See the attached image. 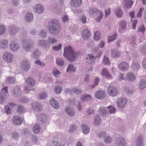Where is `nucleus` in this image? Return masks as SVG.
I'll return each mask as SVG.
<instances>
[{
    "label": "nucleus",
    "instance_id": "c9c22d12",
    "mask_svg": "<svg viewBox=\"0 0 146 146\" xmlns=\"http://www.w3.org/2000/svg\"><path fill=\"white\" fill-rule=\"evenodd\" d=\"M92 51L94 52L97 53V54L96 55V56L97 57L99 58L101 56L102 53V51L100 50L98 47L95 48L92 50Z\"/></svg>",
    "mask_w": 146,
    "mask_h": 146
},
{
    "label": "nucleus",
    "instance_id": "338daca9",
    "mask_svg": "<svg viewBox=\"0 0 146 146\" xmlns=\"http://www.w3.org/2000/svg\"><path fill=\"white\" fill-rule=\"evenodd\" d=\"M6 96L0 94V103L2 104L5 103L6 101Z\"/></svg>",
    "mask_w": 146,
    "mask_h": 146
},
{
    "label": "nucleus",
    "instance_id": "69168bd1",
    "mask_svg": "<svg viewBox=\"0 0 146 146\" xmlns=\"http://www.w3.org/2000/svg\"><path fill=\"white\" fill-rule=\"evenodd\" d=\"M7 87H5L4 88L2 89L1 91L0 94H1L2 95H5L6 96V95L8 93L7 91Z\"/></svg>",
    "mask_w": 146,
    "mask_h": 146
},
{
    "label": "nucleus",
    "instance_id": "1a4fd4ad",
    "mask_svg": "<svg viewBox=\"0 0 146 146\" xmlns=\"http://www.w3.org/2000/svg\"><path fill=\"white\" fill-rule=\"evenodd\" d=\"M107 91L108 94L111 97L116 96L118 92L117 88L113 86H109L108 88Z\"/></svg>",
    "mask_w": 146,
    "mask_h": 146
},
{
    "label": "nucleus",
    "instance_id": "f704fd0d",
    "mask_svg": "<svg viewBox=\"0 0 146 146\" xmlns=\"http://www.w3.org/2000/svg\"><path fill=\"white\" fill-rule=\"evenodd\" d=\"M102 74L108 78H111V75L108 72V70L106 68H104L103 69L102 72Z\"/></svg>",
    "mask_w": 146,
    "mask_h": 146
},
{
    "label": "nucleus",
    "instance_id": "c03bdc74",
    "mask_svg": "<svg viewBox=\"0 0 146 146\" xmlns=\"http://www.w3.org/2000/svg\"><path fill=\"white\" fill-rule=\"evenodd\" d=\"M38 35L42 38H45L47 36V33L46 31L44 29H42L39 33Z\"/></svg>",
    "mask_w": 146,
    "mask_h": 146
},
{
    "label": "nucleus",
    "instance_id": "72a5a7b5",
    "mask_svg": "<svg viewBox=\"0 0 146 146\" xmlns=\"http://www.w3.org/2000/svg\"><path fill=\"white\" fill-rule=\"evenodd\" d=\"M123 3L127 8H130L133 5V2L131 0H123Z\"/></svg>",
    "mask_w": 146,
    "mask_h": 146
},
{
    "label": "nucleus",
    "instance_id": "864d4df0",
    "mask_svg": "<svg viewBox=\"0 0 146 146\" xmlns=\"http://www.w3.org/2000/svg\"><path fill=\"white\" fill-rule=\"evenodd\" d=\"M76 70V68H74L72 64H70L68 66V67L66 71L68 72H75Z\"/></svg>",
    "mask_w": 146,
    "mask_h": 146
},
{
    "label": "nucleus",
    "instance_id": "e2e57ef3",
    "mask_svg": "<svg viewBox=\"0 0 146 146\" xmlns=\"http://www.w3.org/2000/svg\"><path fill=\"white\" fill-rule=\"evenodd\" d=\"M56 63L60 66H62L64 64V61L61 58H58L56 60Z\"/></svg>",
    "mask_w": 146,
    "mask_h": 146
},
{
    "label": "nucleus",
    "instance_id": "3c124183",
    "mask_svg": "<svg viewBox=\"0 0 146 146\" xmlns=\"http://www.w3.org/2000/svg\"><path fill=\"white\" fill-rule=\"evenodd\" d=\"M124 91L125 92L128 94H131L133 92V89L131 88L125 87L124 88Z\"/></svg>",
    "mask_w": 146,
    "mask_h": 146
},
{
    "label": "nucleus",
    "instance_id": "9b49d317",
    "mask_svg": "<svg viewBox=\"0 0 146 146\" xmlns=\"http://www.w3.org/2000/svg\"><path fill=\"white\" fill-rule=\"evenodd\" d=\"M23 118L21 116L15 115L13 117L12 122L15 125H20L23 123Z\"/></svg>",
    "mask_w": 146,
    "mask_h": 146
},
{
    "label": "nucleus",
    "instance_id": "a211bd4d",
    "mask_svg": "<svg viewBox=\"0 0 146 146\" xmlns=\"http://www.w3.org/2000/svg\"><path fill=\"white\" fill-rule=\"evenodd\" d=\"M126 80L130 82L134 81L136 79L135 75L132 72H127L126 74Z\"/></svg>",
    "mask_w": 146,
    "mask_h": 146
},
{
    "label": "nucleus",
    "instance_id": "052dcab7",
    "mask_svg": "<svg viewBox=\"0 0 146 146\" xmlns=\"http://www.w3.org/2000/svg\"><path fill=\"white\" fill-rule=\"evenodd\" d=\"M6 29L5 27L3 25H0V35H3L5 32Z\"/></svg>",
    "mask_w": 146,
    "mask_h": 146
},
{
    "label": "nucleus",
    "instance_id": "423d86ee",
    "mask_svg": "<svg viewBox=\"0 0 146 146\" xmlns=\"http://www.w3.org/2000/svg\"><path fill=\"white\" fill-rule=\"evenodd\" d=\"M11 94L15 97L20 96L21 94L22 91L20 86L16 85L13 87L11 89Z\"/></svg>",
    "mask_w": 146,
    "mask_h": 146
},
{
    "label": "nucleus",
    "instance_id": "13d9d810",
    "mask_svg": "<svg viewBox=\"0 0 146 146\" xmlns=\"http://www.w3.org/2000/svg\"><path fill=\"white\" fill-rule=\"evenodd\" d=\"M117 34L115 33L112 36H109L108 38V42H110L115 39L117 36Z\"/></svg>",
    "mask_w": 146,
    "mask_h": 146
},
{
    "label": "nucleus",
    "instance_id": "473e14b6",
    "mask_svg": "<svg viewBox=\"0 0 146 146\" xmlns=\"http://www.w3.org/2000/svg\"><path fill=\"white\" fill-rule=\"evenodd\" d=\"M25 19L26 21L28 22L32 21L33 19V15L30 13H27L25 15Z\"/></svg>",
    "mask_w": 146,
    "mask_h": 146
},
{
    "label": "nucleus",
    "instance_id": "ddd939ff",
    "mask_svg": "<svg viewBox=\"0 0 146 146\" xmlns=\"http://www.w3.org/2000/svg\"><path fill=\"white\" fill-rule=\"evenodd\" d=\"M20 46L19 44L15 41H12L10 44L11 50L13 52H16L20 48Z\"/></svg>",
    "mask_w": 146,
    "mask_h": 146
},
{
    "label": "nucleus",
    "instance_id": "f8f14e48",
    "mask_svg": "<svg viewBox=\"0 0 146 146\" xmlns=\"http://www.w3.org/2000/svg\"><path fill=\"white\" fill-rule=\"evenodd\" d=\"M21 67L23 70L27 71L30 69V64L27 60L25 59L21 63Z\"/></svg>",
    "mask_w": 146,
    "mask_h": 146
},
{
    "label": "nucleus",
    "instance_id": "603ef678",
    "mask_svg": "<svg viewBox=\"0 0 146 146\" xmlns=\"http://www.w3.org/2000/svg\"><path fill=\"white\" fill-rule=\"evenodd\" d=\"M57 42L55 38L51 37H49L48 41V47H49L50 44H53L54 43H56Z\"/></svg>",
    "mask_w": 146,
    "mask_h": 146
},
{
    "label": "nucleus",
    "instance_id": "39448f33",
    "mask_svg": "<svg viewBox=\"0 0 146 146\" xmlns=\"http://www.w3.org/2000/svg\"><path fill=\"white\" fill-rule=\"evenodd\" d=\"M34 42L30 40H24L22 43L23 49L26 51L29 52L33 48Z\"/></svg>",
    "mask_w": 146,
    "mask_h": 146
},
{
    "label": "nucleus",
    "instance_id": "09e8293b",
    "mask_svg": "<svg viewBox=\"0 0 146 146\" xmlns=\"http://www.w3.org/2000/svg\"><path fill=\"white\" fill-rule=\"evenodd\" d=\"M101 119L100 117L98 116H97L95 118L94 124L96 125H97L101 123Z\"/></svg>",
    "mask_w": 146,
    "mask_h": 146
},
{
    "label": "nucleus",
    "instance_id": "0eeeda50",
    "mask_svg": "<svg viewBox=\"0 0 146 146\" xmlns=\"http://www.w3.org/2000/svg\"><path fill=\"white\" fill-rule=\"evenodd\" d=\"M3 58L5 61L9 63H11L13 61V54L7 52H5L3 53Z\"/></svg>",
    "mask_w": 146,
    "mask_h": 146
},
{
    "label": "nucleus",
    "instance_id": "7c9ffc66",
    "mask_svg": "<svg viewBox=\"0 0 146 146\" xmlns=\"http://www.w3.org/2000/svg\"><path fill=\"white\" fill-rule=\"evenodd\" d=\"M70 3L72 6L77 7L81 4L82 1L81 0H72Z\"/></svg>",
    "mask_w": 146,
    "mask_h": 146
},
{
    "label": "nucleus",
    "instance_id": "5701e85b",
    "mask_svg": "<svg viewBox=\"0 0 146 146\" xmlns=\"http://www.w3.org/2000/svg\"><path fill=\"white\" fill-rule=\"evenodd\" d=\"M38 45L45 48L48 47V43L46 40L44 39H39L37 41Z\"/></svg>",
    "mask_w": 146,
    "mask_h": 146
},
{
    "label": "nucleus",
    "instance_id": "6e6552de",
    "mask_svg": "<svg viewBox=\"0 0 146 146\" xmlns=\"http://www.w3.org/2000/svg\"><path fill=\"white\" fill-rule=\"evenodd\" d=\"M127 102V100L126 98L121 97L119 98L117 101V105L119 108H122L124 107Z\"/></svg>",
    "mask_w": 146,
    "mask_h": 146
},
{
    "label": "nucleus",
    "instance_id": "bb28decb",
    "mask_svg": "<svg viewBox=\"0 0 146 146\" xmlns=\"http://www.w3.org/2000/svg\"><path fill=\"white\" fill-rule=\"evenodd\" d=\"M65 111L67 114L70 116H73L75 115V111L70 107H67L65 108Z\"/></svg>",
    "mask_w": 146,
    "mask_h": 146
},
{
    "label": "nucleus",
    "instance_id": "4c0bfd02",
    "mask_svg": "<svg viewBox=\"0 0 146 146\" xmlns=\"http://www.w3.org/2000/svg\"><path fill=\"white\" fill-rule=\"evenodd\" d=\"M82 129L83 132L85 134H88L90 132V129L89 127L85 124L82 125Z\"/></svg>",
    "mask_w": 146,
    "mask_h": 146
},
{
    "label": "nucleus",
    "instance_id": "de8ad7c7",
    "mask_svg": "<svg viewBox=\"0 0 146 146\" xmlns=\"http://www.w3.org/2000/svg\"><path fill=\"white\" fill-rule=\"evenodd\" d=\"M146 87V81L145 80H141L139 83V88L141 90Z\"/></svg>",
    "mask_w": 146,
    "mask_h": 146
},
{
    "label": "nucleus",
    "instance_id": "20e7f679",
    "mask_svg": "<svg viewBox=\"0 0 146 146\" xmlns=\"http://www.w3.org/2000/svg\"><path fill=\"white\" fill-rule=\"evenodd\" d=\"M25 83L27 86H25L24 89L25 93L28 94L29 92L33 90L34 91L35 90L31 88L34 86L35 84V80L31 77L28 78L25 81Z\"/></svg>",
    "mask_w": 146,
    "mask_h": 146
},
{
    "label": "nucleus",
    "instance_id": "5fc2aeb1",
    "mask_svg": "<svg viewBox=\"0 0 146 146\" xmlns=\"http://www.w3.org/2000/svg\"><path fill=\"white\" fill-rule=\"evenodd\" d=\"M40 126L37 124L35 125L34 127L33 131L34 132L36 133H38L40 130Z\"/></svg>",
    "mask_w": 146,
    "mask_h": 146
},
{
    "label": "nucleus",
    "instance_id": "2f4dec72",
    "mask_svg": "<svg viewBox=\"0 0 146 146\" xmlns=\"http://www.w3.org/2000/svg\"><path fill=\"white\" fill-rule=\"evenodd\" d=\"M8 46V42L6 40H0V48L5 49L7 48Z\"/></svg>",
    "mask_w": 146,
    "mask_h": 146
},
{
    "label": "nucleus",
    "instance_id": "8fccbe9b",
    "mask_svg": "<svg viewBox=\"0 0 146 146\" xmlns=\"http://www.w3.org/2000/svg\"><path fill=\"white\" fill-rule=\"evenodd\" d=\"M146 28L143 25H141L137 28V31L138 32L141 34H144Z\"/></svg>",
    "mask_w": 146,
    "mask_h": 146
},
{
    "label": "nucleus",
    "instance_id": "f257e3e1",
    "mask_svg": "<svg viewBox=\"0 0 146 146\" xmlns=\"http://www.w3.org/2000/svg\"><path fill=\"white\" fill-rule=\"evenodd\" d=\"M63 55L69 61H72L74 60L78 57V53L74 51L72 48L68 46L65 47Z\"/></svg>",
    "mask_w": 146,
    "mask_h": 146
},
{
    "label": "nucleus",
    "instance_id": "a19ab883",
    "mask_svg": "<svg viewBox=\"0 0 146 146\" xmlns=\"http://www.w3.org/2000/svg\"><path fill=\"white\" fill-rule=\"evenodd\" d=\"M15 81V78L14 77L9 76L7 78L6 82L7 84L13 83Z\"/></svg>",
    "mask_w": 146,
    "mask_h": 146
},
{
    "label": "nucleus",
    "instance_id": "f3484780",
    "mask_svg": "<svg viewBox=\"0 0 146 146\" xmlns=\"http://www.w3.org/2000/svg\"><path fill=\"white\" fill-rule=\"evenodd\" d=\"M90 35V32L87 29L84 30L82 32V38L85 40L88 39L89 38Z\"/></svg>",
    "mask_w": 146,
    "mask_h": 146
},
{
    "label": "nucleus",
    "instance_id": "4be33fe9",
    "mask_svg": "<svg viewBox=\"0 0 146 146\" xmlns=\"http://www.w3.org/2000/svg\"><path fill=\"white\" fill-rule=\"evenodd\" d=\"M126 27V23L125 21H122L119 23V26L118 31L120 33H122L125 29Z\"/></svg>",
    "mask_w": 146,
    "mask_h": 146
},
{
    "label": "nucleus",
    "instance_id": "a878e982",
    "mask_svg": "<svg viewBox=\"0 0 146 146\" xmlns=\"http://www.w3.org/2000/svg\"><path fill=\"white\" fill-rule=\"evenodd\" d=\"M50 103L51 106L55 109H58L59 107V104L57 101L54 98L51 99Z\"/></svg>",
    "mask_w": 146,
    "mask_h": 146
},
{
    "label": "nucleus",
    "instance_id": "cd10ccee",
    "mask_svg": "<svg viewBox=\"0 0 146 146\" xmlns=\"http://www.w3.org/2000/svg\"><path fill=\"white\" fill-rule=\"evenodd\" d=\"M9 31L11 34L13 35L19 32L20 31V29L18 27L12 26L10 27Z\"/></svg>",
    "mask_w": 146,
    "mask_h": 146
},
{
    "label": "nucleus",
    "instance_id": "412c9836",
    "mask_svg": "<svg viewBox=\"0 0 146 146\" xmlns=\"http://www.w3.org/2000/svg\"><path fill=\"white\" fill-rule=\"evenodd\" d=\"M99 112L102 116L106 117L107 116L109 113L108 107H100L99 109Z\"/></svg>",
    "mask_w": 146,
    "mask_h": 146
},
{
    "label": "nucleus",
    "instance_id": "393cba45",
    "mask_svg": "<svg viewBox=\"0 0 146 146\" xmlns=\"http://www.w3.org/2000/svg\"><path fill=\"white\" fill-rule=\"evenodd\" d=\"M95 95L96 97L99 99H102L105 97V93L104 91L101 90L96 92Z\"/></svg>",
    "mask_w": 146,
    "mask_h": 146
},
{
    "label": "nucleus",
    "instance_id": "a18cd8bd",
    "mask_svg": "<svg viewBox=\"0 0 146 146\" xmlns=\"http://www.w3.org/2000/svg\"><path fill=\"white\" fill-rule=\"evenodd\" d=\"M52 72L54 76L57 77H59L61 74L60 72L56 68L53 69Z\"/></svg>",
    "mask_w": 146,
    "mask_h": 146
},
{
    "label": "nucleus",
    "instance_id": "7ed1b4c3",
    "mask_svg": "<svg viewBox=\"0 0 146 146\" xmlns=\"http://www.w3.org/2000/svg\"><path fill=\"white\" fill-rule=\"evenodd\" d=\"M49 30L52 34H58L60 30V25L59 21L53 19L49 22Z\"/></svg>",
    "mask_w": 146,
    "mask_h": 146
},
{
    "label": "nucleus",
    "instance_id": "4468645a",
    "mask_svg": "<svg viewBox=\"0 0 146 146\" xmlns=\"http://www.w3.org/2000/svg\"><path fill=\"white\" fill-rule=\"evenodd\" d=\"M115 144L116 146H125L126 145V143L124 138L119 137L116 139Z\"/></svg>",
    "mask_w": 146,
    "mask_h": 146
},
{
    "label": "nucleus",
    "instance_id": "6ab92c4d",
    "mask_svg": "<svg viewBox=\"0 0 146 146\" xmlns=\"http://www.w3.org/2000/svg\"><path fill=\"white\" fill-rule=\"evenodd\" d=\"M96 58L92 54H89L86 59V62L89 64H92L94 63Z\"/></svg>",
    "mask_w": 146,
    "mask_h": 146
},
{
    "label": "nucleus",
    "instance_id": "f03ea898",
    "mask_svg": "<svg viewBox=\"0 0 146 146\" xmlns=\"http://www.w3.org/2000/svg\"><path fill=\"white\" fill-rule=\"evenodd\" d=\"M87 12L91 17L95 18L96 21L98 22L100 21L103 16L102 11L96 8L90 7L87 10Z\"/></svg>",
    "mask_w": 146,
    "mask_h": 146
},
{
    "label": "nucleus",
    "instance_id": "2eb2a0df",
    "mask_svg": "<svg viewBox=\"0 0 146 146\" xmlns=\"http://www.w3.org/2000/svg\"><path fill=\"white\" fill-rule=\"evenodd\" d=\"M38 121H40L42 123L44 124V125H47L49 123L48 119L47 116L43 114H41L40 116H37Z\"/></svg>",
    "mask_w": 146,
    "mask_h": 146
},
{
    "label": "nucleus",
    "instance_id": "aec40b11",
    "mask_svg": "<svg viewBox=\"0 0 146 146\" xmlns=\"http://www.w3.org/2000/svg\"><path fill=\"white\" fill-rule=\"evenodd\" d=\"M15 106L16 104L15 103H10L7 106H6L4 109L6 113L8 114L11 113L13 108Z\"/></svg>",
    "mask_w": 146,
    "mask_h": 146
},
{
    "label": "nucleus",
    "instance_id": "c85d7f7f",
    "mask_svg": "<svg viewBox=\"0 0 146 146\" xmlns=\"http://www.w3.org/2000/svg\"><path fill=\"white\" fill-rule=\"evenodd\" d=\"M143 137L142 135L139 136L136 140L137 146H144V142L143 139Z\"/></svg>",
    "mask_w": 146,
    "mask_h": 146
},
{
    "label": "nucleus",
    "instance_id": "37998d69",
    "mask_svg": "<svg viewBox=\"0 0 146 146\" xmlns=\"http://www.w3.org/2000/svg\"><path fill=\"white\" fill-rule=\"evenodd\" d=\"M40 55V53L39 50H36L32 54L31 56L33 58H37Z\"/></svg>",
    "mask_w": 146,
    "mask_h": 146
},
{
    "label": "nucleus",
    "instance_id": "6e6d98bb",
    "mask_svg": "<svg viewBox=\"0 0 146 146\" xmlns=\"http://www.w3.org/2000/svg\"><path fill=\"white\" fill-rule=\"evenodd\" d=\"M47 95L45 92L40 93L38 96V98L40 100H44L46 98Z\"/></svg>",
    "mask_w": 146,
    "mask_h": 146
},
{
    "label": "nucleus",
    "instance_id": "bf43d9fd",
    "mask_svg": "<svg viewBox=\"0 0 146 146\" xmlns=\"http://www.w3.org/2000/svg\"><path fill=\"white\" fill-rule=\"evenodd\" d=\"M104 140L105 142L106 143H110L112 142V139L108 135H107L104 137Z\"/></svg>",
    "mask_w": 146,
    "mask_h": 146
},
{
    "label": "nucleus",
    "instance_id": "9d476101",
    "mask_svg": "<svg viewBox=\"0 0 146 146\" xmlns=\"http://www.w3.org/2000/svg\"><path fill=\"white\" fill-rule=\"evenodd\" d=\"M34 11L38 14H41L44 12V9L43 5L40 4H37L33 7Z\"/></svg>",
    "mask_w": 146,
    "mask_h": 146
},
{
    "label": "nucleus",
    "instance_id": "49530a36",
    "mask_svg": "<svg viewBox=\"0 0 146 146\" xmlns=\"http://www.w3.org/2000/svg\"><path fill=\"white\" fill-rule=\"evenodd\" d=\"M140 62H133L132 68L135 70H137L140 67Z\"/></svg>",
    "mask_w": 146,
    "mask_h": 146
},
{
    "label": "nucleus",
    "instance_id": "680f3d73",
    "mask_svg": "<svg viewBox=\"0 0 146 146\" xmlns=\"http://www.w3.org/2000/svg\"><path fill=\"white\" fill-rule=\"evenodd\" d=\"M77 127L76 125H72L69 129V132L71 133H73L76 130Z\"/></svg>",
    "mask_w": 146,
    "mask_h": 146
},
{
    "label": "nucleus",
    "instance_id": "dca6fc26",
    "mask_svg": "<svg viewBox=\"0 0 146 146\" xmlns=\"http://www.w3.org/2000/svg\"><path fill=\"white\" fill-rule=\"evenodd\" d=\"M119 70L122 72H125L129 68V65L128 63L125 62H123L120 63L119 65Z\"/></svg>",
    "mask_w": 146,
    "mask_h": 146
},
{
    "label": "nucleus",
    "instance_id": "0e129e2a",
    "mask_svg": "<svg viewBox=\"0 0 146 146\" xmlns=\"http://www.w3.org/2000/svg\"><path fill=\"white\" fill-rule=\"evenodd\" d=\"M103 63L104 64L110 65V62L108 58L104 56L103 59Z\"/></svg>",
    "mask_w": 146,
    "mask_h": 146
},
{
    "label": "nucleus",
    "instance_id": "b1692460",
    "mask_svg": "<svg viewBox=\"0 0 146 146\" xmlns=\"http://www.w3.org/2000/svg\"><path fill=\"white\" fill-rule=\"evenodd\" d=\"M32 108L33 110L36 111L41 110L42 108L41 105L38 102H35L32 104Z\"/></svg>",
    "mask_w": 146,
    "mask_h": 146
},
{
    "label": "nucleus",
    "instance_id": "ea45409f",
    "mask_svg": "<svg viewBox=\"0 0 146 146\" xmlns=\"http://www.w3.org/2000/svg\"><path fill=\"white\" fill-rule=\"evenodd\" d=\"M54 91L57 94H60L62 90V88L61 86L57 85L55 86Z\"/></svg>",
    "mask_w": 146,
    "mask_h": 146
},
{
    "label": "nucleus",
    "instance_id": "774afa93",
    "mask_svg": "<svg viewBox=\"0 0 146 146\" xmlns=\"http://www.w3.org/2000/svg\"><path fill=\"white\" fill-rule=\"evenodd\" d=\"M108 110H109V112L110 113H115L116 110L115 108L113 106H110L107 107Z\"/></svg>",
    "mask_w": 146,
    "mask_h": 146
},
{
    "label": "nucleus",
    "instance_id": "58836bf2",
    "mask_svg": "<svg viewBox=\"0 0 146 146\" xmlns=\"http://www.w3.org/2000/svg\"><path fill=\"white\" fill-rule=\"evenodd\" d=\"M17 111L19 114H22L25 112V108L23 106L19 105L17 106Z\"/></svg>",
    "mask_w": 146,
    "mask_h": 146
},
{
    "label": "nucleus",
    "instance_id": "4d7b16f0",
    "mask_svg": "<svg viewBox=\"0 0 146 146\" xmlns=\"http://www.w3.org/2000/svg\"><path fill=\"white\" fill-rule=\"evenodd\" d=\"M135 37H133L130 38L131 41L130 44L133 47H136V44L135 41Z\"/></svg>",
    "mask_w": 146,
    "mask_h": 146
},
{
    "label": "nucleus",
    "instance_id": "79ce46f5",
    "mask_svg": "<svg viewBox=\"0 0 146 146\" xmlns=\"http://www.w3.org/2000/svg\"><path fill=\"white\" fill-rule=\"evenodd\" d=\"M91 99V96L89 94L81 96V100L83 102H84Z\"/></svg>",
    "mask_w": 146,
    "mask_h": 146
},
{
    "label": "nucleus",
    "instance_id": "e433bc0d",
    "mask_svg": "<svg viewBox=\"0 0 146 146\" xmlns=\"http://www.w3.org/2000/svg\"><path fill=\"white\" fill-rule=\"evenodd\" d=\"M115 13L116 15L119 17H121L123 14V12L122 10L119 8L116 9L115 10Z\"/></svg>",
    "mask_w": 146,
    "mask_h": 146
},
{
    "label": "nucleus",
    "instance_id": "c756f323",
    "mask_svg": "<svg viewBox=\"0 0 146 146\" xmlns=\"http://www.w3.org/2000/svg\"><path fill=\"white\" fill-rule=\"evenodd\" d=\"M112 56L114 57L117 58L121 55L120 51L116 49H113L111 50Z\"/></svg>",
    "mask_w": 146,
    "mask_h": 146
}]
</instances>
